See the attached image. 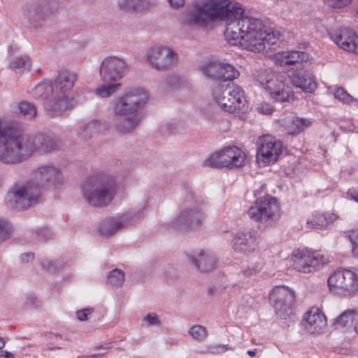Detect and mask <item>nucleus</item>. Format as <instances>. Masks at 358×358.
<instances>
[{"label":"nucleus","instance_id":"nucleus-56","mask_svg":"<svg viewBox=\"0 0 358 358\" xmlns=\"http://www.w3.org/2000/svg\"><path fill=\"white\" fill-rule=\"evenodd\" d=\"M38 236H39V238L41 241H45L50 238V233L49 229H46L43 230V234H42V233L40 232L38 234Z\"/></svg>","mask_w":358,"mask_h":358},{"label":"nucleus","instance_id":"nucleus-10","mask_svg":"<svg viewBox=\"0 0 358 358\" xmlns=\"http://www.w3.org/2000/svg\"><path fill=\"white\" fill-rule=\"evenodd\" d=\"M57 8L55 0H39L27 3L23 8V15L30 25L38 28L56 11Z\"/></svg>","mask_w":358,"mask_h":358},{"label":"nucleus","instance_id":"nucleus-5","mask_svg":"<svg viewBox=\"0 0 358 358\" xmlns=\"http://www.w3.org/2000/svg\"><path fill=\"white\" fill-rule=\"evenodd\" d=\"M212 94L223 110L240 117L247 113L248 106L244 92L240 87L229 82H217L212 87Z\"/></svg>","mask_w":358,"mask_h":358},{"label":"nucleus","instance_id":"nucleus-13","mask_svg":"<svg viewBox=\"0 0 358 358\" xmlns=\"http://www.w3.org/2000/svg\"><path fill=\"white\" fill-rule=\"evenodd\" d=\"M204 217L203 213L196 207L185 208L168 224V229L174 232L199 227L202 224Z\"/></svg>","mask_w":358,"mask_h":358},{"label":"nucleus","instance_id":"nucleus-53","mask_svg":"<svg viewBox=\"0 0 358 358\" xmlns=\"http://www.w3.org/2000/svg\"><path fill=\"white\" fill-rule=\"evenodd\" d=\"M34 258V254L33 252H27L20 255V259L22 263H27L31 262Z\"/></svg>","mask_w":358,"mask_h":358},{"label":"nucleus","instance_id":"nucleus-36","mask_svg":"<svg viewBox=\"0 0 358 358\" xmlns=\"http://www.w3.org/2000/svg\"><path fill=\"white\" fill-rule=\"evenodd\" d=\"M13 129L12 125L0 124V162L3 163L6 146L10 138V133Z\"/></svg>","mask_w":358,"mask_h":358},{"label":"nucleus","instance_id":"nucleus-9","mask_svg":"<svg viewBox=\"0 0 358 358\" xmlns=\"http://www.w3.org/2000/svg\"><path fill=\"white\" fill-rule=\"evenodd\" d=\"M330 289L336 294L351 296L358 291V278L348 269H338L328 278Z\"/></svg>","mask_w":358,"mask_h":358},{"label":"nucleus","instance_id":"nucleus-64","mask_svg":"<svg viewBox=\"0 0 358 358\" xmlns=\"http://www.w3.org/2000/svg\"><path fill=\"white\" fill-rule=\"evenodd\" d=\"M355 17L358 19V7H357L355 9Z\"/></svg>","mask_w":358,"mask_h":358},{"label":"nucleus","instance_id":"nucleus-21","mask_svg":"<svg viewBox=\"0 0 358 358\" xmlns=\"http://www.w3.org/2000/svg\"><path fill=\"white\" fill-rule=\"evenodd\" d=\"M269 96L277 102L288 101L293 95L289 87L285 84L282 76L276 75L264 88Z\"/></svg>","mask_w":358,"mask_h":358},{"label":"nucleus","instance_id":"nucleus-26","mask_svg":"<svg viewBox=\"0 0 358 358\" xmlns=\"http://www.w3.org/2000/svg\"><path fill=\"white\" fill-rule=\"evenodd\" d=\"M77 78L78 75L74 71L66 69H61L52 84L55 92L69 94Z\"/></svg>","mask_w":358,"mask_h":358},{"label":"nucleus","instance_id":"nucleus-63","mask_svg":"<svg viewBox=\"0 0 358 358\" xmlns=\"http://www.w3.org/2000/svg\"><path fill=\"white\" fill-rule=\"evenodd\" d=\"M355 331L358 333V320L356 321L355 322Z\"/></svg>","mask_w":358,"mask_h":358},{"label":"nucleus","instance_id":"nucleus-23","mask_svg":"<svg viewBox=\"0 0 358 358\" xmlns=\"http://www.w3.org/2000/svg\"><path fill=\"white\" fill-rule=\"evenodd\" d=\"M303 325L312 334H320L327 326V320L318 308H312L305 314Z\"/></svg>","mask_w":358,"mask_h":358},{"label":"nucleus","instance_id":"nucleus-45","mask_svg":"<svg viewBox=\"0 0 358 358\" xmlns=\"http://www.w3.org/2000/svg\"><path fill=\"white\" fill-rule=\"evenodd\" d=\"M120 85V84L103 85L96 90V94L101 98L108 97L117 91Z\"/></svg>","mask_w":358,"mask_h":358},{"label":"nucleus","instance_id":"nucleus-52","mask_svg":"<svg viewBox=\"0 0 358 358\" xmlns=\"http://www.w3.org/2000/svg\"><path fill=\"white\" fill-rule=\"evenodd\" d=\"M258 110L262 113L267 114V115L271 114L273 113V110L272 107L270 105L267 104V103H262L259 106Z\"/></svg>","mask_w":358,"mask_h":358},{"label":"nucleus","instance_id":"nucleus-3","mask_svg":"<svg viewBox=\"0 0 358 358\" xmlns=\"http://www.w3.org/2000/svg\"><path fill=\"white\" fill-rule=\"evenodd\" d=\"M148 100V93L143 89H134L113 103V124L118 132H131L141 120L140 110Z\"/></svg>","mask_w":358,"mask_h":358},{"label":"nucleus","instance_id":"nucleus-19","mask_svg":"<svg viewBox=\"0 0 358 358\" xmlns=\"http://www.w3.org/2000/svg\"><path fill=\"white\" fill-rule=\"evenodd\" d=\"M126 69V63L116 57H109L104 59L100 68V75L106 83H110L120 79Z\"/></svg>","mask_w":358,"mask_h":358},{"label":"nucleus","instance_id":"nucleus-7","mask_svg":"<svg viewBox=\"0 0 358 358\" xmlns=\"http://www.w3.org/2000/svg\"><path fill=\"white\" fill-rule=\"evenodd\" d=\"M280 207L275 198L269 195L258 198L249 208L250 219L265 226H272L279 218Z\"/></svg>","mask_w":358,"mask_h":358},{"label":"nucleus","instance_id":"nucleus-33","mask_svg":"<svg viewBox=\"0 0 358 358\" xmlns=\"http://www.w3.org/2000/svg\"><path fill=\"white\" fill-rule=\"evenodd\" d=\"M53 93H55V88L52 84L48 82H42L34 87L32 91V96L36 99L45 100Z\"/></svg>","mask_w":358,"mask_h":358},{"label":"nucleus","instance_id":"nucleus-18","mask_svg":"<svg viewBox=\"0 0 358 358\" xmlns=\"http://www.w3.org/2000/svg\"><path fill=\"white\" fill-rule=\"evenodd\" d=\"M259 243V236L257 231L238 232L232 240V248L238 253L248 255L256 250Z\"/></svg>","mask_w":358,"mask_h":358},{"label":"nucleus","instance_id":"nucleus-54","mask_svg":"<svg viewBox=\"0 0 358 358\" xmlns=\"http://www.w3.org/2000/svg\"><path fill=\"white\" fill-rule=\"evenodd\" d=\"M167 1L169 5L175 9L182 7L185 3V0H167Z\"/></svg>","mask_w":358,"mask_h":358},{"label":"nucleus","instance_id":"nucleus-55","mask_svg":"<svg viewBox=\"0 0 358 358\" xmlns=\"http://www.w3.org/2000/svg\"><path fill=\"white\" fill-rule=\"evenodd\" d=\"M347 194L358 203V189H348Z\"/></svg>","mask_w":358,"mask_h":358},{"label":"nucleus","instance_id":"nucleus-34","mask_svg":"<svg viewBox=\"0 0 358 358\" xmlns=\"http://www.w3.org/2000/svg\"><path fill=\"white\" fill-rule=\"evenodd\" d=\"M9 68L15 73L28 71L31 68L30 59L27 56L16 57L10 60Z\"/></svg>","mask_w":358,"mask_h":358},{"label":"nucleus","instance_id":"nucleus-8","mask_svg":"<svg viewBox=\"0 0 358 358\" xmlns=\"http://www.w3.org/2000/svg\"><path fill=\"white\" fill-rule=\"evenodd\" d=\"M245 161V155L240 148L227 147L215 152L205 159L203 166L206 167H226L228 169L241 167Z\"/></svg>","mask_w":358,"mask_h":358},{"label":"nucleus","instance_id":"nucleus-47","mask_svg":"<svg viewBox=\"0 0 358 358\" xmlns=\"http://www.w3.org/2000/svg\"><path fill=\"white\" fill-rule=\"evenodd\" d=\"M352 0H324V2L333 8H342L352 3Z\"/></svg>","mask_w":358,"mask_h":358},{"label":"nucleus","instance_id":"nucleus-16","mask_svg":"<svg viewBox=\"0 0 358 358\" xmlns=\"http://www.w3.org/2000/svg\"><path fill=\"white\" fill-rule=\"evenodd\" d=\"M141 218V211L127 213L118 217H111L103 220L100 224L99 230L103 236L109 237L120 229L134 224Z\"/></svg>","mask_w":358,"mask_h":358},{"label":"nucleus","instance_id":"nucleus-59","mask_svg":"<svg viewBox=\"0 0 358 358\" xmlns=\"http://www.w3.org/2000/svg\"><path fill=\"white\" fill-rule=\"evenodd\" d=\"M110 348V344L100 345L96 347L97 350H108Z\"/></svg>","mask_w":358,"mask_h":358},{"label":"nucleus","instance_id":"nucleus-25","mask_svg":"<svg viewBox=\"0 0 358 358\" xmlns=\"http://www.w3.org/2000/svg\"><path fill=\"white\" fill-rule=\"evenodd\" d=\"M190 263L201 272H209L213 271L217 265V258L210 252L203 250L199 252L187 255Z\"/></svg>","mask_w":358,"mask_h":358},{"label":"nucleus","instance_id":"nucleus-17","mask_svg":"<svg viewBox=\"0 0 358 358\" xmlns=\"http://www.w3.org/2000/svg\"><path fill=\"white\" fill-rule=\"evenodd\" d=\"M256 145L257 159L265 163L275 162L281 153V142L271 135L259 137Z\"/></svg>","mask_w":358,"mask_h":358},{"label":"nucleus","instance_id":"nucleus-44","mask_svg":"<svg viewBox=\"0 0 358 358\" xmlns=\"http://www.w3.org/2000/svg\"><path fill=\"white\" fill-rule=\"evenodd\" d=\"M346 237L351 243V252L354 257L358 258V229L351 230L348 232Z\"/></svg>","mask_w":358,"mask_h":358},{"label":"nucleus","instance_id":"nucleus-2","mask_svg":"<svg viewBox=\"0 0 358 358\" xmlns=\"http://www.w3.org/2000/svg\"><path fill=\"white\" fill-rule=\"evenodd\" d=\"M3 164H15L29 158L34 153H46L56 150L60 141L43 134L35 136L23 134L13 127Z\"/></svg>","mask_w":358,"mask_h":358},{"label":"nucleus","instance_id":"nucleus-1","mask_svg":"<svg viewBox=\"0 0 358 358\" xmlns=\"http://www.w3.org/2000/svg\"><path fill=\"white\" fill-rule=\"evenodd\" d=\"M189 22L207 27L210 22L226 24L224 36L231 45H240L255 52L264 51V25L259 19L244 15L241 3L231 0H203L193 3Z\"/></svg>","mask_w":358,"mask_h":358},{"label":"nucleus","instance_id":"nucleus-32","mask_svg":"<svg viewBox=\"0 0 358 358\" xmlns=\"http://www.w3.org/2000/svg\"><path fill=\"white\" fill-rule=\"evenodd\" d=\"M276 75L270 69H260L253 73L252 78L256 85L264 89L268 85V83H270V80H273Z\"/></svg>","mask_w":358,"mask_h":358},{"label":"nucleus","instance_id":"nucleus-61","mask_svg":"<svg viewBox=\"0 0 358 358\" xmlns=\"http://www.w3.org/2000/svg\"><path fill=\"white\" fill-rule=\"evenodd\" d=\"M103 356L101 353H94L90 356V358H100Z\"/></svg>","mask_w":358,"mask_h":358},{"label":"nucleus","instance_id":"nucleus-40","mask_svg":"<svg viewBox=\"0 0 358 358\" xmlns=\"http://www.w3.org/2000/svg\"><path fill=\"white\" fill-rule=\"evenodd\" d=\"M125 280L124 273L122 270L115 268L108 275L107 282L113 287H120Z\"/></svg>","mask_w":358,"mask_h":358},{"label":"nucleus","instance_id":"nucleus-15","mask_svg":"<svg viewBox=\"0 0 358 358\" xmlns=\"http://www.w3.org/2000/svg\"><path fill=\"white\" fill-rule=\"evenodd\" d=\"M33 178L31 180L41 189L45 187H57L63 182V174L61 170L52 164L39 166L33 171Z\"/></svg>","mask_w":358,"mask_h":358},{"label":"nucleus","instance_id":"nucleus-22","mask_svg":"<svg viewBox=\"0 0 358 358\" xmlns=\"http://www.w3.org/2000/svg\"><path fill=\"white\" fill-rule=\"evenodd\" d=\"M76 103L75 98L69 94L55 92L53 99L48 103L46 108L52 112V115H57L73 108Z\"/></svg>","mask_w":358,"mask_h":358},{"label":"nucleus","instance_id":"nucleus-37","mask_svg":"<svg viewBox=\"0 0 358 358\" xmlns=\"http://www.w3.org/2000/svg\"><path fill=\"white\" fill-rule=\"evenodd\" d=\"M356 315L354 310H348L341 314L334 322V329H340L352 325Z\"/></svg>","mask_w":358,"mask_h":358},{"label":"nucleus","instance_id":"nucleus-62","mask_svg":"<svg viewBox=\"0 0 358 358\" xmlns=\"http://www.w3.org/2000/svg\"><path fill=\"white\" fill-rule=\"evenodd\" d=\"M5 346V341L3 338L0 337V350Z\"/></svg>","mask_w":358,"mask_h":358},{"label":"nucleus","instance_id":"nucleus-51","mask_svg":"<svg viewBox=\"0 0 358 358\" xmlns=\"http://www.w3.org/2000/svg\"><path fill=\"white\" fill-rule=\"evenodd\" d=\"M260 266L257 264L248 266L247 268L243 271V274L246 277H251L257 275L260 271Z\"/></svg>","mask_w":358,"mask_h":358},{"label":"nucleus","instance_id":"nucleus-41","mask_svg":"<svg viewBox=\"0 0 358 358\" xmlns=\"http://www.w3.org/2000/svg\"><path fill=\"white\" fill-rule=\"evenodd\" d=\"M188 334L193 339L199 342L203 341L208 336L207 329L199 324L193 325L188 330Z\"/></svg>","mask_w":358,"mask_h":358},{"label":"nucleus","instance_id":"nucleus-39","mask_svg":"<svg viewBox=\"0 0 358 358\" xmlns=\"http://www.w3.org/2000/svg\"><path fill=\"white\" fill-rule=\"evenodd\" d=\"M264 35L262 36L263 40L264 50L266 48V45H274L281 39V34L279 31H275L273 29H264Z\"/></svg>","mask_w":358,"mask_h":358},{"label":"nucleus","instance_id":"nucleus-6","mask_svg":"<svg viewBox=\"0 0 358 358\" xmlns=\"http://www.w3.org/2000/svg\"><path fill=\"white\" fill-rule=\"evenodd\" d=\"M40 196L39 188L29 181L22 185L13 186L8 192L6 198L11 208L24 210L37 203Z\"/></svg>","mask_w":358,"mask_h":358},{"label":"nucleus","instance_id":"nucleus-43","mask_svg":"<svg viewBox=\"0 0 358 358\" xmlns=\"http://www.w3.org/2000/svg\"><path fill=\"white\" fill-rule=\"evenodd\" d=\"M202 71L206 76L219 80L220 63L208 64L203 67Z\"/></svg>","mask_w":358,"mask_h":358},{"label":"nucleus","instance_id":"nucleus-27","mask_svg":"<svg viewBox=\"0 0 358 358\" xmlns=\"http://www.w3.org/2000/svg\"><path fill=\"white\" fill-rule=\"evenodd\" d=\"M337 218V215L334 213L324 214L315 213L313 215L311 220H307V227L316 229H327L329 224L333 223Z\"/></svg>","mask_w":358,"mask_h":358},{"label":"nucleus","instance_id":"nucleus-58","mask_svg":"<svg viewBox=\"0 0 358 358\" xmlns=\"http://www.w3.org/2000/svg\"><path fill=\"white\" fill-rule=\"evenodd\" d=\"M36 300V297L31 296V297L27 299V301L26 303L28 306H31V305H35Z\"/></svg>","mask_w":358,"mask_h":358},{"label":"nucleus","instance_id":"nucleus-30","mask_svg":"<svg viewBox=\"0 0 358 358\" xmlns=\"http://www.w3.org/2000/svg\"><path fill=\"white\" fill-rule=\"evenodd\" d=\"M282 63L285 65L296 64L300 68L303 62H307L309 59L308 53L299 51H288L282 52Z\"/></svg>","mask_w":358,"mask_h":358},{"label":"nucleus","instance_id":"nucleus-12","mask_svg":"<svg viewBox=\"0 0 358 358\" xmlns=\"http://www.w3.org/2000/svg\"><path fill=\"white\" fill-rule=\"evenodd\" d=\"M293 267L299 272L308 273L315 271L326 263L324 256L316 251L297 249L292 252Z\"/></svg>","mask_w":358,"mask_h":358},{"label":"nucleus","instance_id":"nucleus-20","mask_svg":"<svg viewBox=\"0 0 358 358\" xmlns=\"http://www.w3.org/2000/svg\"><path fill=\"white\" fill-rule=\"evenodd\" d=\"M331 38L341 49L358 54V36L352 29L341 28L331 34Z\"/></svg>","mask_w":358,"mask_h":358},{"label":"nucleus","instance_id":"nucleus-38","mask_svg":"<svg viewBox=\"0 0 358 358\" xmlns=\"http://www.w3.org/2000/svg\"><path fill=\"white\" fill-rule=\"evenodd\" d=\"M19 113L27 120H31L36 115L35 106L29 101H21L17 106Z\"/></svg>","mask_w":358,"mask_h":358},{"label":"nucleus","instance_id":"nucleus-49","mask_svg":"<svg viewBox=\"0 0 358 358\" xmlns=\"http://www.w3.org/2000/svg\"><path fill=\"white\" fill-rule=\"evenodd\" d=\"M208 350L212 354H221L224 353L230 348L228 347V345H222V344H217V345H213L208 346Z\"/></svg>","mask_w":358,"mask_h":358},{"label":"nucleus","instance_id":"nucleus-4","mask_svg":"<svg viewBox=\"0 0 358 358\" xmlns=\"http://www.w3.org/2000/svg\"><path fill=\"white\" fill-rule=\"evenodd\" d=\"M85 200L94 207L108 205L116 194L114 178L108 174H97L88 177L82 185Z\"/></svg>","mask_w":358,"mask_h":358},{"label":"nucleus","instance_id":"nucleus-14","mask_svg":"<svg viewBox=\"0 0 358 358\" xmlns=\"http://www.w3.org/2000/svg\"><path fill=\"white\" fill-rule=\"evenodd\" d=\"M269 299L275 313L281 319H286L291 314L295 301L293 291L285 287H277L270 293Z\"/></svg>","mask_w":358,"mask_h":358},{"label":"nucleus","instance_id":"nucleus-11","mask_svg":"<svg viewBox=\"0 0 358 358\" xmlns=\"http://www.w3.org/2000/svg\"><path fill=\"white\" fill-rule=\"evenodd\" d=\"M146 61L157 71H166L176 64L178 55L168 46H154L147 51Z\"/></svg>","mask_w":358,"mask_h":358},{"label":"nucleus","instance_id":"nucleus-50","mask_svg":"<svg viewBox=\"0 0 358 358\" xmlns=\"http://www.w3.org/2000/svg\"><path fill=\"white\" fill-rule=\"evenodd\" d=\"M93 313L92 308H85L76 312V317L80 321H85L89 319L88 316Z\"/></svg>","mask_w":358,"mask_h":358},{"label":"nucleus","instance_id":"nucleus-42","mask_svg":"<svg viewBox=\"0 0 358 358\" xmlns=\"http://www.w3.org/2000/svg\"><path fill=\"white\" fill-rule=\"evenodd\" d=\"M334 96L335 99H336L337 100H338L339 101H341L343 103H345V104L354 103L355 106H358V100L354 99L343 87H336L334 92Z\"/></svg>","mask_w":358,"mask_h":358},{"label":"nucleus","instance_id":"nucleus-29","mask_svg":"<svg viewBox=\"0 0 358 358\" xmlns=\"http://www.w3.org/2000/svg\"><path fill=\"white\" fill-rule=\"evenodd\" d=\"M101 123L99 120H93L83 125L78 131L80 138L87 141L97 135L101 130Z\"/></svg>","mask_w":358,"mask_h":358},{"label":"nucleus","instance_id":"nucleus-57","mask_svg":"<svg viewBox=\"0 0 358 358\" xmlns=\"http://www.w3.org/2000/svg\"><path fill=\"white\" fill-rule=\"evenodd\" d=\"M0 354H1V357H6V358H12V357H13V354L10 353L8 351L1 350L0 351Z\"/></svg>","mask_w":358,"mask_h":358},{"label":"nucleus","instance_id":"nucleus-35","mask_svg":"<svg viewBox=\"0 0 358 358\" xmlns=\"http://www.w3.org/2000/svg\"><path fill=\"white\" fill-rule=\"evenodd\" d=\"M219 82H229L236 78L239 72L232 65L228 63H220Z\"/></svg>","mask_w":358,"mask_h":358},{"label":"nucleus","instance_id":"nucleus-48","mask_svg":"<svg viewBox=\"0 0 358 358\" xmlns=\"http://www.w3.org/2000/svg\"><path fill=\"white\" fill-rule=\"evenodd\" d=\"M143 320L148 323V325L151 326H158L161 324V322L159 319V317L155 313H149L145 315Z\"/></svg>","mask_w":358,"mask_h":358},{"label":"nucleus","instance_id":"nucleus-24","mask_svg":"<svg viewBox=\"0 0 358 358\" xmlns=\"http://www.w3.org/2000/svg\"><path fill=\"white\" fill-rule=\"evenodd\" d=\"M289 78L294 86L300 88L304 92L311 93L317 88L313 76L306 70L292 71Z\"/></svg>","mask_w":358,"mask_h":358},{"label":"nucleus","instance_id":"nucleus-31","mask_svg":"<svg viewBox=\"0 0 358 358\" xmlns=\"http://www.w3.org/2000/svg\"><path fill=\"white\" fill-rule=\"evenodd\" d=\"M311 122L306 118L292 117L286 125L287 134L290 135L297 134L309 127Z\"/></svg>","mask_w":358,"mask_h":358},{"label":"nucleus","instance_id":"nucleus-60","mask_svg":"<svg viewBox=\"0 0 358 358\" xmlns=\"http://www.w3.org/2000/svg\"><path fill=\"white\" fill-rule=\"evenodd\" d=\"M257 349H254L252 350H248L247 354L250 357H254L256 355Z\"/></svg>","mask_w":358,"mask_h":358},{"label":"nucleus","instance_id":"nucleus-28","mask_svg":"<svg viewBox=\"0 0 358 358\" xmlns=\"http://www.w3.org/2000/svg\"><path fill=\"white\" fill-rule=\"evenodd\" d=\"M117 6L123 12L138 13L148 9L150 0H117Z\"/></svg>","mask_w":358,"mask_h":358},{"label":"nucleus","instance_id":"nucleus-46","mask_svg":"<svg viewBox=\"0 0 358 358\" xmlns=\"http://www.w3.org/2000/svg\"><path fill=\"white\" fill-rule=\"evenodd\" d=\"M10 233L9 223L6 220H0V241H4L8 238Z\"/></svg>","mask_w":358,"mask_h":358}]
</instances>
